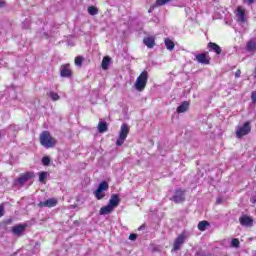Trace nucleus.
Returning a JSON list of instances; mask_svg holds the SVG:
<instances>
[{"label": "nucleus", "mask_w": 256, "mask_h": 256, "mask_svg": "<svg viewBox=\"0 0 256 256\" xmlns=\"http://www.w3.org/2000/svg\"><path fill=\"white\" fill-rule=\"evenodd\" d=\"M39 141L40 145L45 149H52L57 145V139L52 137L48 131L41 132Z\"/></svg>", "instance_id": "1"}, {"label": "nucleus", "mask_w": 256, "mask_h": 256, "mask_svg": "<svg viewBox=\"0 0 256 256\" xmlns=\"http://www.w3.org/2000/svg\"><path fill=\"white\" fill-rule=\"evenodd\" d=\"M148 78L149 74L147 70L142 71L141 74H139L137 80L135 81V89L140 92L144 91L147 87Z\"/></svg>", "instance_id": "2"}, {"label": "nucleus", "mask_w": 256, "mask_h": 256, "mask_svg": "<svg viewBox=\"0 0 256 256\" xmlns=\"http://www.w3.org/2000/svg\"><path fill=\"white\" fill-rule=\"evenodd\" d=\"M110 186L106 181H102L100 184H98L97 190H94L93 195L96 197L98 201L103 200V198L106 197V193Z\"/></svg>", "instance_id": "3"}, {"label": "nucleus", "mask_w": 256, "mask_h": 256, "mask_svg": "<svg viewBox=\"0 0 256 256\" xmlns=\"http://www.w3.org/2000/svg\"><path fill=\"white\" fill-rule=\"evenodd\" d=\"M251 132V124L250 121L244 122L242 126H239L238 129H236V138L242 139V137H245L249 135Z\"/></svg>", "instance_id": "4"}, {"label": "nucleus", "mask_w": 256, "mask_h": 256, "mask_svg": "<svg viewBox=\"0 0 256 256\" xmlns=\"http://www.w3.org/2000/svg\"><path fill=\"white\" fill-rule=\"evenodd\" d=\"M129 135V127L127 124H122L120 127L119 138L116 140V146H122L125 143L127 136Z\"/></svg>", "instance_id": "5"}, {"label": "nucleus", "mask_w": 256, "mask_h": 256, "mask_svg": "<svg viewBox=\"0 0 256 256\" xmlns=\"http://www.w3.org/2000/svg\"><path fill=\"white\" fill-rule=\"evenodd\" d=\"M35 178V173L32 171H28L24 174H21L18 179H15V183L19 185V187L24 186L28 182V180Z\"/></svg>", "instance_id": "6"}, {"label": "nucleus", "mask_w": 256, "mask_h": 256, "mask_svg": "<svg viewBox=\"0 0 256 256\" xmlns=\"http://www.w3.org/2000/svg\"><path fill=\"white\" fill-rule=\"evenodd\" d=\"M195 61L202 65L211 64V56H209V52H203L195 55Z\"/></svg>", "instance_id": "7"}, {"label": "nucleus", "mask_w": 256, "mask_h": 256, "mask_svg": "<svg viewBox=\"0 0 256 256\" xmlns=\"http://www.w3.org/2000/svg\"><path fill=\"white\" fill-rule=\"evenodd\" d=\"M170 201H173L176 204L185 202V190H175V195L170 198Z\"/></svg>", "instance_id": "8"}, {"label": "nucleus", "mask_w": 256, "mask_h": 256, "mask_svg": "<svg viewBox=\"0 0 256 256\" xmlns=\"http://www.w3.org/2000/svg\"><path fill=\"white\" fill-rule=\"evenodd\" d=\"M239 223L243 227L251 228V227H253L254 219L251 216L247 215V214H243L239 218Z\"/></svg>", "instance_id": "9"}, {"label": "nucleus", "mask_w": 256, "mask_h": 256, "mask_svg": "<svg viewBox=\"0 0 256 256\" xmlns=\"http://www.w3.org/2000/svg\"><path fill=\"white\" fill-rule=\"evenodd\" d=\"M186 239H187V235L184 232L179 234V236L176 237L174 241V248H172V251L181 250V246L185 243Z\"/></svg>", "instance_id": "10"}, {"label": "nucleus", "mask_w": 256, "mask_h": 256, "mask_svg": "<svg viewBox=\"0 0 256 256\" xmlns=\"http://www.w3.org/2000/svg\"><path fill=\"white\" fill-rule=\"evenodd\" d=\"M58 205L57 198H49L46 201H41L37 204L38 208H53Z\"/></svg>", "instance_id": "11"}, {"label": "nucleus", "mask_w": 256, "mask_h": 256, "mask_svg": "<svg viewBox=\"0 0 256 256\" xmlns=\"http://www.w3.org/2000/svg\"><path fill=\"white\" fill-rule=\"evenodd\" d=\"M28 228V224H18L16 226H12L11 228V233L14 234L15 236H22V234L25 232V230Z\"/></svg>", "instance_id": "12"}, {"label": "nucleus", "mask_w": 256, "mask_h": 256, "mask_svg": "<svg viewBox=\"0 0 256 256\" xmlns=\"http://www.w3.org/2000/svg\"><path fill=\"white\" fill-rule=\"evenodd\" d=\"M73 76V71L70 69V64H62L60 66V77L71 78Z\"/></svg>", "instance_id": "13"}, {"label": "nucleus", "mask_w": 256, "mask_h": 256, "mask_svg": "<svg viewBox=\"0 0 256 256\" xmlns=\"http://www.w3.org/2000/svg\"><path fill=\"white\" fill-rule=\"evenodd\" d=\"M120 203H121V198H119L118 194H114L109 199V202H108L107 206H111V207H116L117 208Z\"/></svg>", "instance_id": "14"}, {"label": "nucleus", "mask_w": 256, "mask_h": 256, "mask_svg": "<svg viewBox=\"0 0 256 256\" xmlns=\"http://www.w3.org/2000/svg\"><path fill=\"white\" fill-rule=\"evenodd\" d=\"M208 49H209V52H214L216 55H221V47L214 43V42H209L208 43Z\"/></svg>", "instance_id": "15"}, {"label": "nucleus", "mask_w": 256, "mask_h": 256, "mask_svg": "<svg viewBox=\"0 0 256 256\" xmlns=\"http://www.w3.org/2000/svg\"><path fill=\"white\" fill-rule=\"evenodd\" d=\"M155 40V36H147L144 38L143 42L146 47H148L149 49H153V47H155Z\"/></svg>", "instance_id": "16"}, {"label": "nucleus", "mask_w": 256, "mask_h": 256, "mask_svg": "<svg viewBox=\"0 0 256 256\" xmlns=\"http://www.w3.org/2000/svg\"><path fill=\"white\" fill-rule=\"evenodd\" d=\"M236 12H238V22L245 23L247 21L245 17V9H243L242 6H238V8H236Z\"/></svg>", "instance_id": "17"}, {"label": "nucleus", "mask_w": 256, "mask_h": 256, "mask_svg": "<svg viewBox=\"0 0 256 256\" xmlns=\"http://www.w3.org/2000/svg\"><path fill=\"white\" fill-rule=\"evenodd\" d=\"M189 106H190L189 102L184 101L182 102V104L178 106V109H176V112H178L179 114L186 113L187 110H189Z\"/></svg>", "instance_id": "18"}, {"label": "nucleus", "mask_w": 256, "mask_h": 256, "mask_svg": "<svg viewBox=\"0 0 256 256\" xmlns=\"http://www.w3.org/2000/svg\"><path fill=\"white\" fill-rule=\"evenodd\" d=\"M115 208H116L115 206H110V205L102 206L100 208V215L111 214Z\"/></svg>", "instance_id": "19"}, {"label": "nucleus", "mask_w": 256, "mask_h": 256, "mask_svg": "<svg viewBox=\"0 0 256 256\" xmlns=\"http://www.w3.org/2000/svg\"><path fill=\"white\" fill-rule=\"evenodd\" d=\"M111 63V58L110 56H104V58H102V62H101V68L104 71L108 70V66H110Z\"/></svg>", "instance_id": "20"}, {"label": "nucleus", "mask_w": 256, "mask_h": 256, "mask_svg": "<svg viewBox=\"0 0 256 256\" xmlns=\"http://www.w3.org/2000/svg\"><path fill=\"white\" fill-rule=\"evenodd\" d=\"M210 226V223L207 220H202L198 223V230L201 232L207 231V228Z\"/></svg>", "instance_id": "21"}, {"label": "nucleus", "mask_w": 256, "mask_h": 256, "mask_svg": "<svg viewBox=\"0 0 256 256\" xmlns=\"http://www.w3.org/2000/svg\"><path fill=\"white\" fill-rule=\"evenodd\" d=\"M108 131V124L105 121L98 122V132L104 133Z\"/></svg>", "instance_id": "22"}, {"label": "nucleus", "mask_w": 256, "mask_h": 256, "mask_svg": "<svg viewBox=\"0 0 256 256\" xmlns=\"http://www.w3.org/2000/svg\"><path fill=\"white\" fill-rule=\"evenodd\" d=\"M164 44L168 51H172L175 48V43L170 38L165 39Z\"/></svg>", "instance_id": "23"}, {"label": "nucleus", "mask_w": 256, "mask_h": 256, "mask_svg": "<svg viewBox=\"0 0 256 256\" xmlns=\"http://www.w3.org/2000/svg\"><path fill=\"white\" fill-rule=\"evenodd\" d=\"M48 176L49 174L46 171H42L38 173V181H40L41 184H46V179Z\"/></svg>", "instance_id": "24"}, {"label": "nucleus", "mask_w": 256, "mask_h": 256, "mask_svg": "<svg viewBox=\"0 0 256 256\" xmlns=\"http://www.w3.org/2000/svg\"><path fill=\"white\" fill-rule=\"evenodd\" d=\"M247 51L255 52L256 51V43L253 41H248L246 44Z\"/></svg>", "instance_id": "25"}, {"label": "nucleus", "mask_w": 256, "mask_h": 256, "mask_svg": "<svg viewBox=\"0 0 256 256\" xmlns=\"http://www.w3.org/2000/svg\"><path fill=\"white\" fill-rule=\"evenodd\" d=\"M88 13L90 16H96L99 13V9L96 6H89Z\"/></svg>", "instance_id": "26"}, {"label": "nucleus", "mask_w": 256, "mask_h": 256, "mask_svg": "<svg viewBox=\"0 0 256 256\" xmlns=\"http://www.w3.org/2000/svg\"><path fill=\"white\" fill-rule=\"evenodd\" d=\"M83 61H84V57L83 56L75 57V66L81 67Z\"/></svg>", "instance_id": "27"}, {"label": "nucleus", "mask_w": 256, "mask_h": 256, "mask_svg": "<svg viewBox=\"0 0 256 256\" xmlns=\"http://www.w3.org/2000/svg\"><path fill=\"white\" fill-rule=\"evenodd\" d=\"M48 96L51 97L52 101H58L60 99L59 94L52 91L49 92Z\"/></svg>", "instance_id": "28"}, {"label": "nucleus", "mask_w": 256, "mask_h": 256, "mask_svg": "<svg viewBox=\"0 0 256 256\" xmlns=\"http://www.w3.org/2000/svg\"><path fill=\"white\" fill-rule=\"evenodd\" d=\"M41 162H42V165L49 166L51 163L50 157H42Z\"/></svg>", "instance_id": "29"}, {"label": "nucleus", "mask_w": 256, "mask_h": 256, "mask_svg": "<svg viewBox=\"0 0 256 256\" xmlns=\"http://www.w3.org/2000/svg\"><path fill=\"white\" fill-rule=\"evenodd\" d=\"M172 0H156V5L157 6H163L166 5L167 3H170Z\"/></svg>", "instance_id": "30"}, {"label": "nucleus", "mask_w": 256, "mask_h": 256, "mask_svg": "<svg viewBox=\"0 0 256 256\" xmlns=\"http://www.w3.org/2000/svg\"><path fill=\"white\" fill-rule=\"evenodd\" d=\"M231 245H232V247L238 248L239 247V240L237 238L232 239Z\"/></svg>", "instance_id": "31"}, {"label": "nucleus", "mask_w": 256, "mask_h": 256, "mask_svg": "<svg viewBox=\"0 0 256 256\" xmlns=\"http://www.w3.org/2000/svg\"><path fill=\"white\" fill-rule=\"evenodd\" d=\"M251 101L256 104V91L251 92Z\"/></svg>", "instance_id": "32"}, {"label": "nucleus", "mask_w": 256, "mask_h": 256, "mask_svg": "<svg viewBox=\"0 0 256 256\" xmlns=\"http://www.w3.org/2000/svg\"><path fill=\"white\" fill-rule=\"evenodd\" d=\"M5 215V207L0 205V218H2Z\"/></svg>", "instance_id": "33"}, {"label": "nucleus", "mask_w": 256, "mask_h": 256, "mask_svg": "<svg viewBox=\"0 0 256 256\" xmlns=\"http://www.w3.org/2000/svg\"><path fill=\"white\" fill-rule=\"evenodd\" d=\"M128 239H130L131 241H136L137 234H130V236H128Z\"/></svg>", "instance_id": "34"}, {"label": "nucleus", "mask_w": 256, "mask_h": 256, "mask_svg": "<svg viewBox=\"0 0 256 256\" xmlns=\"http://www.w3.org/2000/svg\"><path fill=\"white\" fill-rule=\"evenodd\" d=\"M235 77H236V78L241 77V69L236 70V72H235Z\"/></svg>", "instance_id": "35"}, {"label": "nucleus", "mask_w": 256, "mask_h": 256, "mask_svg": "<svg viewBox=\"0 0 256 256\" xmlns=\"http://www.w3.org/2000/svg\"><path fill=\"white\" fill-rule=\"evenodd\" d=\"M222 203H223V199H222V198H217L216 204H217V205H220V204H222Z\"/></svg>", "instance_id": "36"}, {"label": "nucleus", "mask_w": 256, "mask_h": 256, "mask_svg": "<svg viewBox=\"0 0 256 256\" xmlns=\"http://www.w3.org/2000/svg\"><path fill=\"white\" fill-rule=\"evenodd\" d=\"M146 228L145 224H142L141 226H139L138 231H143Z\"/></svg>", "instance_id": "37"}, {"label": "nucleus", "mask_w": 256, "mask_h": 256, "mask_svg": "<svg viewBox=\"0 0 256 256\" xmlns=\"http://www.w3.org/2000/svg\"><path fill=\"white\" fill-rule=\"evenodd\" d=\"M5 7V0H0V8Z\"/></svg>", "instance_id": "38"}, {"label": "nucleus", "mask_w": 256, "mask_h": 256, "mask_svg": "<svg viewBox=\"0 0 256 256\" xmlns=\"http://www.w3.org/2000/svg\"><path fill=\"white\" fill-rule=\"evenodd\" d=\"M256 0H247L248 5H253Z\"/></svg>", "instance_id": "39"}, {"label": "nucleus", "mask_w": 256, "mask_h": 256, "mask_svg": "<svg viewBox=\"0 0 256 256\" xmlns=\"http://www.w3.org/2000/svg\"><path fill=\"white\" fill-rule=\"evenodd\" d=\"M254 78L256 79V66H255V69H254Z\"/></svg>", "instance_id": "40"}]
</instances>
